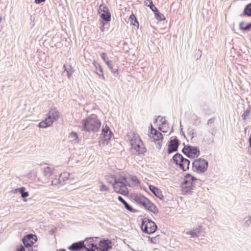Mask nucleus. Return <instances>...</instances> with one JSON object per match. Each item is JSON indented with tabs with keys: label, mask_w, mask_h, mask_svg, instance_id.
Masks as SVG:
<instances>
[{
	"label": "nucleus",
	"mask_w": 251,
	"mask_h": 251,
	"mask_svg": "<svg viewBox=\"0 0 251 251\" xmlns=\"http://www.w3.org/2000/svg\"><path fill=\"white\" fill-rule=\"evenodd\" d=\"M212 136H214L216 133V130L215 127L212 128L209 131Z\"/></svg>",
	"instance_id": "obj_48"
},
{
	"label": "nucleus",
	"mask_w": 251,
	"mask_h": 251,
	"mask_svg": "<svg viewBox=\"0 0 251 251\" xmlns=\"http://www.w3.org/2000/svg\"><path fill=\"white\" fill-rule=\"evenodd\" d=\"M106 54L104 52H103L101 54V57L103 59V60L104 61V62L106 63V64L107 65L108 67L109 68L111 72L115 75H118V69H114L113 68V66L112 64V62L111 61H109L107 60L106 58Z\"/></svg>",
	"instance_id": "obj_19"
},
{
	"label": "nucleus",
	"mask_w": 251,
	"mask_h": 251,
	"mask_svg": "<svg viewBox=\"0 0 251 251\" xmlns=\"http://www.w3.org/2000/svg\"><path fill=\"white\" fill-rule=\"evenodd\" d=\"M208 166L207 160L201 158H197L192 162V170L198 174H203L207 170Z\"/></svg>",
	"instance_id": "obj_5"
},
{
	"label": "nucleus",
	"mask_w": 251,
	"mask_h": 251,
	"mask_svg": "<svg viewBox=\"0 0 251 251\" xmlns=\"http://www.w3.org/2000/svg\"><path fill=\"white\" fill-rule=\"evenodd\" d=\"M145 208L154 214H157L158 212V210L156 205L150 200L147 202L146 205L145 206Z\"/></svg>",
	"instance_id": "obj_24"
},
{
	"label": "nucleus",
	"mask_w": 251,
	"mask_h": 251,
	"mask_svg": "<svg viewBox=\"0 0 251 251\" xmlns=\"http://www.w3.org/2000/svg\"><path fill=\"white\" fill-rule=\"evenodd\" d=\"M127 139L130 141L131 152L138 155H145L147 149L137 134L132 133L127 135Z\"/></svg>",
	"instance_id": "obj_2"
},
{
	"label": "nucleus",
	"mask_w": 251,
	"mask_h": 251,
	"mask_svg": "<svg viewBox=\"0 0 251 251\" xmlns=\"http://www.w3.org/2000/svg\"><path fill=\"white\" fill-rule=\"evenodd\" d=\"M116 180L117 182H125V183L128 185V186H130L127 181V178L126 175H120L119 177H117L116 176Z\"/></svg>",
	"instance_id": "obj_32"
},
{
	"label": "nucleus",
	"mask_w": 251,
	"mask_h": 251,
	"mask_svg": "<svg viewBox=\"0 0 251 251\" xmlns=\"http://www.w3.org/2000/svg\"><path fill=\"white\" fill-rule=\"evenodd\" d=\"M239 28L244 31H250L251 30V22L245 24L244 22L242 21L239 23Z\"/></svg>",
	"instance_id": "obj_29"
},
{
	"label": "nucleus",
	"mask_w": 251,
	"mask_h": 251,
	"mask_svg": "<svg viewBox=\"0 0 251 251\" xmlns=\"http://www.w3.org/2000/svg\"><path fill=\"white\" fill-rule=\"evenodd\" d=\"M61 251H66V250L65 249H62V250H61Z\"/></svg>",
	"instance_id": "obj_55"
},
{
	"label": "nucleus",
	"mask_w": 251,
	"mask_h": 251,
	"mask_svg": "<svg viewBox=\"0 0 251 251\" xmlns=\"http://www.w3.org/2000/svg\"><path fill=\"white\" fill-rule=\"evenodd\" d=\"M151 134L152 135V136H150L151 140L152 141L155 142L156 144V147L158 149L160 150L161 148V143L163 141V135L159 131L154 129L152 125H151Z\"/></svg>",
	"instance_id": "obj_9"
},
{
	"label": "nucleus",
	"mask_w": 251,
	"mask_h": 251,
	"mask_svg": "<svg viewBox=\"0 0 251 251\" xmlns=\"http://www.w3.org/2000/svg\"><path fill=\"white\" fill-rule=\"evenodd\" d=\"M150 190L158 198L162 200L164 196L162 194L161 191L156 186L152 185H149Z\"/></svg>",
	"instance_id": "obj_21"
},
{
	"label": "nucleus",
	"mask_w": 251,
	"mask_h": 251,
	"mask_svg": "<svg viewBox=\"0 0 251 251\" xmlns=\"http://www.w3.org/2000/svg\"><path fill=\"white\" fill-rule=\"evenodd\" d=\"M129 21H130V24L131 25H133L135 26H136L137 27H138V26H139L138 21L136 17L133 14H132L129 16Z\"/></svg>",
	"instance_id": "obj_34"
},
{
	"label": "nucleus",
	"mask_w": 251,
	"mask_h": 251,
	"mask_svg": "<svg viewBox=\"0 0 251 251\" xmlns=\"http://www.w3.org/2000/svg\"><path fill=\"white\" fill-rule=\"evenodd\" d=\"M101 191H107L108 190V188L104 184H102L100 188Z\"/></svg>",
	"instance_id": "obj_47"
},
{
	"label": "nucleus",
	"mask_w": 251,
	"mask_h": 251,
	"mask_svg": "<svg viewBox=\"0 0 251 251\" xmlns=\"http://www.w3.org/2000/svg\"><path fill=\"white\" fill-rule=\"evenodd\" d=\"M131 180L132 181L138 184L140 183V180L138 179V178L136 176H131Z\"/></svg>",
	"instance_id": "obj_43"
},
{
	"label": "nucleus",
	"mask_w": 251,
	"mask_h": 251,
	"mask_svg": "<svg viewBox=\"0 0 251 251\" xmlns=\"http://www.w3.org/2000/svg\"><path fill=\"white\" fill-rule=\"evenodd\" d=\"M158 236H159V235H157L155 237H149L150 241L152 243H153V244L157 243L159 241Z\"/></svg>",
	"instance_id": "obj_40"
},
{
	"label": "nucleus",
	"mask_w": 251,
	"mask_h": 251,
	"mask_svg": "<svg viewBox=\"0 0 251 251\" xmlns=\"http://www.w3.org/2000/svg\"><path fill=\"white\" fill-rule=\"evenodd\" d=\"M195 117L193 121V125L195 126H199L201 124V118L196 115H195Z\"/></svg>",
	"instance_id": "obj_39"
},
{
	"label": "nucleus",
	"mask_w": 251,
	"mask_h": 251,
	"mask_svg": "<svg viewBox=\"0 0 251 251\" xmlns=\"http://www.w3.org/2000/svg\"><path fill=\"white\" fill-rule=\"evenodd\" d=\"M98 13L100 14L101 20H103L106 23H108L111 21V15L108 7L101 4L98 9Z\"/></svg>",
	"instance_id": "obj_10"
},
{
	"label": "nucleus",
	"mask_w": 251,
	"mask_h": 251,
	"mask_svg": "<svg viewBox=\"0 0 251 251\" xmlns=\"http://www.w3.org/2000/svg\"><path fill=\"white\" fill-rule=\"evenodd\" d=\"M70 176V174L68 173H63V174H61L59 176H60V179H61V181L63 180V182H65L66 180H67Z\"/></svg>",
	"instance_id": "obj_37"
},
{
	"label": "nucleus",
	"mask_w": 251,
	"mask_h": 251,
	"mask_svg": "<svg viewBox=\"0 0 251 251\" xmlns=\"http://www.w3.org/2000/svg\"><path fill=\"white\" fill-rule=\"evenodd\" d=\"M200 182V180L189 173H187L185 176L183 181L181 184L182 191L185 193H189L191 190L196 187L197 183Z\"/></svg>",
	"instance_id": "obj_4"
},
{
	"label": "nucleus",
	"mask_w": 251,
	"mask_h": 251,
	"mask_svg": "<svg viewBox=\"0 0 251 251\" xmlns=\"http://www.w3.org/2000/svg\"><path fill=\"white\" fill-rule=\"evenodd\" d=\"M141 229L144 233L151 234L157 230V226L151 220L145 218L142 221Z\"/></svg>",
	"instance_id": "obj_7"
},
{
	"label": "nucleus",
	"mask_w": 251,
	"mask_h": 251,
	"mask_svg": "<svg viewBox=\"0 0 251 251\" xmlns=\"http://www.w3.org/2000/svg\"><path fill=\"white\" fill-rule=\"evenodd\" d=\"M168 128L169 126L167 121L165 119H164L163 122H162V124L159 126L158 129L162 132L166 133L168 131Z\"/></svg>",
	"instance_id": "obj_30"
},
{
	"label": "nucleus",
	"mask_w": 251,
	"mask_h": 251,
	"mask_svg": "<svg viewBox=\"0 0 251 251\" xmlns=\"http://www.w3.org/2000/svg\"><path fill=\"white\" fill-rule=\"evenodd\" d=\"M48 116L50 117L51 120H53V122H55L58 120L59 114L56 108H51L49 111Z\"/></svg>",
	"instance_id": "obj_23"
},
{
	"label": "nucleus",
	"mask_w": 251,
	"mask_h": 251,
	"mask_svg": "<svg viewBox=\"0 0 251 251\" xmlns=\"http://www.w3.org/2000/svg\"><path fill=\"white\" fill-rule=\"evenodd\" d=\"M242 226L244 227H248L251 224V219L250 216L246 217L241 220Z\"/></svg>",
	"instance_id": "obj_33"
},
{
	"label": "nucleus",
	"mask_w": 251,
	"mask_h": 251,
	"mask_svg": "<svg viewBox=\"0 0 251 251\" xmlns=\"http://www.w3.org/2000/svg\"><path fill=\"white\" fill-rule=\"evenodd\" d=\"M46 0H35V3L37 4H40L42 2H45Z\"/></svg>",
	"instance_id": "obj_49"
},
{
	"label": "nucleus",
	"mask_w": 251,
	"mask_h": 251,
	"mask_svg": "<svg viewBox=\"0 0 251 251\" xmlns=\"http://www.w3.org/2000/svg\"><path fill=\"white\" fill-rule=\"evenodd\" d=\"M44 176L47 182H50L53 178L54 176V169L50 167H46L43 170Z\"/></svg>",
	"instance_id": "obj_16"
},
{
	"label": "nucleus",
	"mask_w": 251,
	"mask_h": 251,
	"mask_svg": "<svg viewBox=\"0 0 251 251\" xmlns=\"http://www.w3.org/2000/svg\"><path fill=\"white\" fill-rule=\"evenodd\" d=\"M37 241L36 235L32 233L28 234L23 237L22 239L23 243L25 248L31 247Z\"/></svg>",
	"instance_id": "obj_12"
},
{
	"label": "nucleus",
	"mask_w": 251,
	"mask_h": 251,
	"mask_svg": "<svg viewBox=\"0 0 251 251\" xmlns=\"http://www.w3.org/2000/svg\"><path fill=\"white\" fill-rule=\"evenodd\" d=\"M30 19L31 21H33L34 20V18L32 16H30Z\"/></svg>",
	"instance_id": "obj_51"
},
{
	"label": "nucleus",
	"mask_w": 251,
	"mask_h": 251,
	"mask_svg": "<svg viewBox=\"0 0 251 251\" xmlns=\"http://www.w3.org/2000/svg\"><path fill=\"white\" fill-rule=\"evenodd\" d=\"M132 199L137 203L143 205L144 207L149 200V199L143 195L137 194H133L132 196Z\"/></svg>",
	"instance_id": "obj_17"
},
{
	"label": "nucleus",
	"mask_w": 251,
	"mask_h": 251,
	"mask_svg": "<svg viewBox=\"0 0 251 251\" xmlns=\"http://www.w3.org/2000/svg\"><path fill=\"white\" fill-rule=\"evenodd\" d=\"M159 120L157 118L155 119L154 123H156L157 122V120Z\"/></svg>",
	"instance_id": "obj_52"
},
{
	"label": "nucleus",
	"mask_w": 251,
	"mask_h": 251,
	"mask_svg": "<svg viewBox=\"0 0 251 251\" xmlns=\"http://www.w3.org/2000/svg\"><path fill=\"white\" fill-rule=\"evenodd\" d=\"M67 73H68V77H70V75H71V74L69 73V72H67Z\"/></svg>",
	"instance_id": "obj_54"
},
{
	"label": "nucleus",
	"mask_w": 251,
	"mask_h": 251,
	"mask_svg": "<svg viewBox=\"0 0 251 251\" xmlns=\"http://www.w3.org/2000/svg\"><path fill=\"white\" fill-rule=\"evenodd\" d=\"M25 188L24 187H21L20 188L16 189L15 190V191L16 192H20V194H21V197L23 199H24V201H26V200L25 199V198L29 196V193L28 192L25 191Z\"/></svg>",
	"instance_id": "obj_27"
},
{
	"label": "nucleus",
	"mask_w": 251,
	"mask_h": 251,
	"mask_svg": "<svg viewBox=\"0 0 251 251\" xmlns=\"http://www.w3.org/2000/svg\"><path fill=\"white\" fill-rule=\"evenodd\" d=\"M194 129L189 128L188 129V134L191 137L192 139L194 137Z\"/></svg>",
	"instance_id": "obj_41"
},
{
	"label": "nucleus",
	"mask_w": 251,
	"mask_h": 251,
	"mask_svg": "<svg viewBox=\"0 0 251 251\" xmlns=\"http://www.w3.org/2000/svg\"><path fill=\"white\" fill-rule=\"evenodd\" d=\"M69 138L71 140V141L75 144L79 142V138L77 134L75 132L72 131L69 135Z\"/></svg>",
	"instance_id": "obj_31"
},
{
	"label": "nucleus",
	"mask_w": 251,
	"mask_h": 251,
	"mask_svg": "<svg viewBox=\"0 0 251 251\" xmlns=\"http://www.w3.org/2000/svg\"><path fill=\"white\" fill-rule=\"evenodd\" d=\"M180 133H182V134L185 136L184 133H183V132L182 131V128L181 129V132H180Z\"/></svg>",
	"instance_id": "obj_53"
},
{
	"label": "nucleus",
	"mask_w": 251,
	"mask_h": 251,
	"mask_svg": "<svg viewBox=\"0 0 251 251\" xmlns=\"http://www.w3.org/2000/svg\"><path fill=\"white\" fill-rule=\"evenodd\" d=\"M101 126L96 115L92 114L82 121L81 130L93 133L97 132Z\"/></svg>",
	"instance_id": "obj_3"
},
{
	"label": "nucleus",
	"mask_w": 251,
	"mask_h": 251,
	"mask_svg": "<svg viewBox=\"0 0 251 251\" xmlns=\"http://www.w3.org/2000/svg\"><path fill=\"white\" fill-rule=\"evenodd\" d=\"M202 232V226L199 225L198 227H194L192 230L186 232V234L191 237H198Z\"/></svg>",
	"instance_id": "obj_20"
},
{
	"label": "nucleus",
	"mask_w": 251,
	"mask_h": 251,
	"mask_svg": "<svg viewBox=\"0 0 251 251\" xmlns=\"http://www.w3.org/2000/svg\"><path fill=\"white\" fill-rule=\"evenodd\" d=\"M98 239L97 237L86 238L83 241L73 243L68 247V249L71 251H81L83 250L87 251H99L96 243Z\"/></svg>",
	"instance_id": "obj_1"
},
{
	"label": "nucleus",
	"mask_w": 251,
	"mask_h": 251,
	"mask_svg": "<svg viewBox=\"0 0 251 251\" xmlns=\"http://www.w3.org/2000/svg\"><path fill=\"white\" fill-rule=\"evenodd\" d=\"M97 247L99 251H108L112 248L111 241L108 239L100 240Z\"/></svg>",
	"instance_id": "obj_15"
},
{
	"label": "nucleus",
	"mask_w": 251,
	"mask_h": 251,
	"mask_svg": "<svg viewBox=\"0 0 251 251\" xmlns=\"http://www.w3.org/2000/svg\"><path fill=\"white\" fill-rule=\"evenodd\" d=\"M251 112V107L249 105L247 109L242 114L241 117L243 121H245L247 120V117L249 116Z\"/></svg>",
	"instance_id": "obj_35"
},
{
	"label": "nucleus",
	"mask_w": 251,
	"mask_h": 251,
	"mask_svg": "<svg viewBox=\"0 0 251 251\" xmlns=\"http://www.w3.org/2000/svg\"><path fill=\"white\" fill-rule=\"evenodd\" d=\"M93 64L95 67L96 69V73L98 74V75H99L100 76H101L103 79H104V74L101 66L95 61L93 63Z\"/></svg>",
	"instance_id": "obj_28"
},
{
	"label": "nucleus",
	"mask_w": 251,
	"mask_h": 251,
	"mask_svg": "<svg viewBox=\"0 0 251 251\" xmlns=\"http://www.w3.org/2000/svg\"><path fill=\"white\" fill-rule=\"evenodd\" d=\"M104 141H106L107 143L109 140H110L112 136L113 135V133L112 131L110 130L109 126L106 125L105 127H103L101 131V134Z\"/></svg>",
	"instance_id": "obj_18"
},
{
	"label": "nucleus",
	"mask_w": 251,
	"mask_h": 251,
	"mask_svg": "<svg viewBox=\"0 0 251 251\" xmlns=\"http://www.w3.org/2000/svg\"><path fill=\"white\" fill-rule=\"evenodd\" d=\"M215 117H213V118H211L209 119L207 121V126H209L210 125L213 124L215 122Z\"/></svg>",
	"instance_id": "obj_44"
},
{
	"label": "nucleus",
	"mask_w": 251,
	"mask_h": 251,
	"mask_svg": "<svg viewBox=\"0 0 251 251\" xmlns=\"http://www.w3.org/2000/svg\"><path fill=\"white\" fill-rule=\"evenodd\" d=\"M240 16L251 17V2L245 6L243 12L240 14Z\"/></svg>",
	"instance_id": "obj_26"
},
{
	"label": "nucleus",
	"mask_w": 251,
	"mask_h": 251,
	"mask_svg": "<svg viewBox=\"0 0 251 251\" xmlns=\"http://www.w3.org/2000/svg\"><path fill=\"white\" fill-rule=\"evenodd\" d=\"M16 251H25V248L21 244L17 247Z\"/></svg>",
	"instance_id": "obj_45"
},
{
	"label": "nucleus",
	"mask_w": 251,
	"mask_h": 251,
	"mask_svg": "<svg viewBox=\"0 0 251 251\" xmlns=\"http://www.w3.org/2000/svg\"><path fill=\"white\" fill-rule=\"evenodd\" d=\"M27 248V250L28 251H37V247L36 246H33V245L32 246H31V247H28Z\"/></svg>",
	"instance_id": "obj_46"
},
{
	"label": "nucleus",
	"mask_w": 251,
	"mask_h": 251,
	"mask_svg": "<svg viewBox=\"0 0 251 251\" xmlns=\"http://www.w3.org/2000/svg\"><path fill=\"white\" fill-rule=\"evenodd\" d=\"M182 152L185 155L190 158H196L200 154L199 147L191 145L185 146L182 150Z\"/></svg>",
	"instance_id": "obj_8"
},
{
	"label": "nucleus",
	"mask_w": 251,
	"mask_h": 251,
	"mask_svg": "<svg viewBox=\"0 0 251 251\" xmlns=\"http://www.w3.org/2000/svg\"><path fill=\"white\" fill-rule=\"evenodd\" d=\"M117 199L124 205V206L126 210L131 212H135V209L130 204H129L121 196H119Z\"/></svg>",
	"instance_id": "obj_25"
},
{
	"label": "nucleus",
	"mask_w": 251,
	"mask_h": 251,
	"mask_svg": "<svg viewBox=\"0 0 251 251\" xmlns=\"http://www.w3.org/2000/svg\"><path fill=\"white\" fill-rule=\"evenodd\" d=\"M179 145V140L176 136L173 139H171L168 142V153H171L177 151Z\"/></svg>",
	"instance_id": "obj_14"
},
{
	"label": "nucleus",
	"mask_w": 251,
	"mask_h": 251,
	"mask_svg": "<svg viewBox=\"0 0 251 251\" xmlns=\"http://www.w3.org/2000/svg\"><path fill=\"white\" fill-rule=\"evenodd\" d=\"M174 163L179 166V168L183 172L188 171L189 169L190 161L187 158H184L179 153H176L173 156Z\"/></svg>",
	"instance_id": "obj_6"
},
{
	"label": "nucleus",
	"mask_w": 251,
	"mask_h": 251,
	"mask_svg": "<svg viewBox=\"0 0 251 251\" xmlns=\"http://www.w3.org/2000/svg\"><path fill=\"white\" fill-rule=\"evenodd\" d=\"M107 182L111 184L114 186V184H115V182L117 181L116 180V176L115 175H111L110 176H108L107 178Z\"/></svg>",
	"instance_id": "obj_36"
},
{
	"label": "nucleus",
	"mask_w": 251,
	"mask_h": 251,
	"mask_svg": "<svg viewBox=\"0 0 251 251\" xmlns=\"http://www.w3.org/2000/svg\"><path fill=\"white\" fill-rule=\"evenodd\" d=\"M157 118L159 119V121L161 122V124H162V122H163V120L165 119V118L164 117H161L160 116H158Z\"/></svg>",
	"instance_id": "obj_50"
},
{
	"label": "nucleus",
	"mask_w": 251,
	"mask_h": 251,
	"mask_svg": "<svg viewBox=\"0 0 251 251\" xmlns=\"http://www.w3.org/2000/svg\"><path fill=\"white\" fill-rule=\"evenodd\" d=\"M50 181L52 185H57L58 184H60L61 183L62 185L63 184V183H62L61 179H60V176H59V178L53 177V178Z\"/></svg>",
	"instance_id": "obj_38"
},
{
	"label": "nucleus",
	"mask_w": 251,
	"mask_h": 251,
	"mask_svg": "<svg viewBox=\"0 0 251 251\" xmlns=\"http://www.w3.org/2000/svg\"><path fill=\"white\" fill-rule=\"evenodd\" d=\"M53 120H51L50 117H47L45 119L39 123V128H47L50 126L53 123Z\"/></svg>",
	"instance_id": "obj_22"
},
{
	"label": "nucleus",
	"mask_w": 251,
	"mask_h": 251,
	"mask_svg": "<svg viewBox=\"0 0 251 251\" xmlns=\"http://www.w3.org/2000/svg\"><path fill=\"white\" fill-rule=\"evenodd\" d=\"M115 182V184H114L113 189L116 193L124 196L128 194L129 192L126 187L128 185L122 182L116 181Z\"/></svg>",
	"instance_id": "obj_13"
},
{
	"label": "nucleus",
	"mask_w": 251,
	"mask_h": 251,
	"mask_svg": "<svg viewBox=\"0 0 251 251\" xmlns=\"http://www.w3.org/2000/svg\"><path fill=\"white\" fill-rule=\"evenodd\" d=\"M106 23H106L105 21H104L102 20H101V21H100V24L101 25L100 27V30H101V31L102 32L104 30V29H105L104 25H105V24H106Z\"/></svg>",
	"instance_id": "obj_42"
},
{
	"label": "nucleus",
	"mask_w": 251,
	"mask_h": 251,
	"mask_svg": "<svg viewBox=\"0 0 251 251\" xmlns=\"http://www.w3.org/2000/svg\"><path fill=\"white\" fill-rule=\"evenodd\" d=\"M145 4L149 7L151 10L154 12L155 17L159 21H164L165 17L164 15L161 13L157 8L153 4L152 0H146Z\"/></svg>",
	"instance_id": "obj_11"
}]
</instances>
